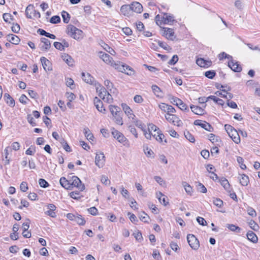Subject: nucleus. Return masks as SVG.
I'll return each instance as SVG.
<instances>
[{"instance_id":"obj_53","label":"nucleus","mask_w":260,"mask_h":260,"mask_svg":"<svg viewBox=\"0 0 260 260\" xmlns=\"http://www.w3.org/2000/svg\"><path fill=\"white\" fill-rule=\"evenodd\" d=\"M39 31L40 32V34L42 35L45 36L46 37L50 38L52 39H55V36L53 34H50L48 32H47L46 31L43 29H39Z\"/></svg>"},{"instance_id":"obj_20","label":"nucleus","mask_w":260,"mask_h":260,"mask_svg":"<svg viewBox=\"0 0 260 260\" xmlns=\"http://www.w3.org/2000/svg\"><path fill=\"white\" fill-rule=\"evenodd\" d=\"M104 84L105 86L106 87V89L104 87H103L111 95V94L109 93V92H110L111 93H116L117 92L116 89L114 88L113 84L109 80H106L104 81Z\"/></svg>"},{"instance_id":"obj_8","label":"nucleus","mask_w":260,"mask_h":260,"mask_svg":"<svg viewBox=\"0 0 260 260\" xmlns=\"http://www.w3.org/2000/svg\"><path fill=\"white\" fill-rule=\"evenodd\" d=\"M111 133L114 138L117 140L120 143L125 146L129 145L128 140L121 133L113 128Z\"/></svg>"},{"instance_id":"obj_17","label":"nucleus","mask_w":260,"mask_h":260,"mask_svg":"<svg viewBox=\"0 0 260 260\" xmlns=\"http://www.w3.org/2000/svg\"><path fill=\"white\" fill-rule=\"evenodd\" d=\"M94 105L95 106L96 109L101 113L106 114V110L104 107L103 102L97 97L94 99Z\"/></svg>"},{"instance_id":"obj_13","label":"nucleus","mask_w":260,"mask_h":260,"mask_svg":"<svg viewBox=\"0 0 260 260\" xmlns=\"http://www.w3.org/2000/svg\"><path fill=\"white\" fill-rule=\"evenodd\" d=\"M71 181V189L73 187H77L80 191H83L85 189V186L82 183L80 179L75 176L72 177Z\"/></svg>"},{"instance_id":"obj_22","label":"nucleus","mask_w":260,"mask_h":260,"mask_svg":"<svg viewBox=\"0 0 260 260\" xmlns=\"http://www.w3.org/2000/svg\"><path fill=\"white\" fill-rule=\"evenodd\" d=\"M41 61L42 62L43 67L45 71H51L52 70L51 63L50 61L45 57L41 58Z\"/></svg>"},{"instance_id":"obj_49","label":"nucleus","mask_w":260,"mask_h":260,"mask_svg":"<svg viewBox=\"0 0 260 260\" xmlns=\"http://www.w3.org/2000/svg\"><path fill=\"white\" fill-rule=\"evenodd\" d=\"M134 101L137 104H142L144 101L143 98L139 94H137L134 97Z\"/></svg>"},{"instance_id":"obj_37","label":"nucleus","mask_w":260,"mask_h":260,"mask_svg":"<svg viewBox=\"0 0 260 260\" xmlns=\"http://www.w3.org/2000/svg\"><path fill=\"white\" fill-rule=\"evenodd\" d=\"M113 121L118 125H122L123 124V120L122 117L119 113L112 116Z\"/></svg>"},{"instance_id":"obj_25","label":"nucleus","mask_w":260,"mask_h":260,"mask_svg":"<svg viewBox=\"0 0 260 260\" xmlns=\"http://www.w3.org/2000/svg\"><path fill=\"white\" fill-rule=\"evenodd\" d=\"M228 66L234 72H240L242 70L241 67L238 62L232 60L229 61Z\"/></svg>"},{"instance_id":"obj_24","label":"nucleus","mask_w":260,"mask_h":260,"mask_svg":"<svg viewBox=\"0 0 260 260\" xmlns=\"http://www.w3.org/2000/svg\"><path fill=\"white\" fill-rule=\"evenodd\" d=\"M132 12L141 13L143 11V7L141 4L138 2H133L131 5Z\"/></svg>"},{"instance_id":"obj_51","label":"nucleus","mask_w":260,"mask_h":260,"mask_svg":"<svg viewBox=\"0 0 260 260\" xmlns=\"http://www.w3.org/2000/svg\"><path fill=\"white\" fill-rule=\"evenodd\" d=\"M154 179L155 181L160 185L162 186L166 185V182L161 177L159 176H155Z\"/></svg>"},{"instance_id":"obj_58","label":"nucleus","mask_w":260,"mask_h":260,"mask_svg":"<svg viewBox=\"0 0 260 260\" xmlns=\"http://www.w3.org/2000/svg\"><path fill=\"white\" fill-rule=\"evenodd\" d=\"M3 19L7 22L10 23L13 20L12 16L10 13H5L3 14Z\"/></svg>"},{"instance_id":"obj_40","label":"nucleus","mask_w":260,"mask_h":260,"mask_svg":"<svg viewBox=\"0 0 260 260\" xmlns=\"http://www.w3.org/2000/svg\"><path fill=\"white\" fill-rule=\"evenodd\" d=\"M220 182L221 185L224 187V188L226 190H227L228 192L231 191L230 185L229 183L228 180L226 179H225L224 178H222L220 180Z\"/></svg>"},{"instance_id":"obj_5","label":"nucleus","mask_w":260,"mask_h":260,"mask_svg":"<svg viewBox=\"0 0 260 260\" xmlns=\"http://www.w3.org/2000/svg\"><path fill=\"white\" fill-rule=\"evenodd\" d=\"M174 20V17L168 13L157 15L155 17L156 23L159 26L162 24H171Z\"/></svg>"},{"instance_id":"obj_2","label":"nucleus","mask_w":260,"mask_h":260,"mask_svg":"<svg viewBox=\"0 0 260 260\" xmlns=\"http://www.w3.org/2000/svg\"><path fill=\"white\" fill-rule=\"evenodd\" d=\"M140 128L143 131V134L147 139L150 140L151 137L153 136L158 142H162L165 136L156 125L153 124H149L147 128H146L142 123V128Z\"/></svg>"},{"instance_id":"obj_54","label":"nucleus","mask_w":260,"mask_h":260,"mask_svg":"<svg viewBox=\"0 0 260 260\" xmlns=\"http://www.w3.org/2000/svg\"><path fill=\"white\" fill-rule=\"evenodd\" d=\"M126 125L128 126V127L129 128V131L131 133L135 136L136 138H137L138 137V135L136 129L134 127L132 126L131 124H126Z\"/></svg>"},{"instance_id":"obj_30","label":"nucleus","mask_w":260,"mask_h":260,"mask_svg":"<svg viewBox=\"0 0 260 260\" xmlns=\"http://www.w3.org/2000/svg\"><path fill=\"white\" fill-rule=\"evenodd\" d=\"M190 109L193 113L197 115H204L205 112L203 108L198 106L191 105Z\"/></svg>"},{"instance_id":"obj_11","label":"nucleus","mask_w":260,"mask_h":260,"mask_svg":"<svg viewBox=\"0 0 260 260\" xmlns=\"http://www.w3.org/2000/svg\"><path fill=\"white\" fill-rule=\"evenodd\" d=\"M118 67L119 69H116L119 72L124 73L128 76H134L135 74V71L131 67L121 63L119 61L118 63Z\"/></svg>"},{"instance_id":"obj_46","label":"nucleus","mask_w":260,"mask_h":260,"mask_svg":"<svg viewBox=\"0 0 260 260\" xmlns=\"http://www.w3.org/2000/svg\"><path fill=\"white\" fill-rule=\"evenodd\" d=\"M4 155H5V158L3 159L5 162V165H8L10 162V159L8 157L9 155V147H7L4 151Z\"/></svg>"},{"instance_id":"obj_52","label":"nucleus","mask_w":260,"mask_h":260,"mask_svg":"<svg viewBox=\"0 0 260 260\" xmlns=\"http://www.w3.org/2000/svg\"><path fill=\"white\" fill-rule=\"evenodd\" d=\"M179 103H180L178 104L177 106L180 109H181L182 111H189V109L188 108L187 106L185 103H184L181 100H180Z\"/></svg>"},{"instance_id":"obj_18","label":"nucleus","mask_w":260,"mask_h":260,"mask_svg":"<svg viewBox=\"0 0 260 260\" xmlns=\"http://www.w3.org/2000/svg\"><path fill=\"white\" fill-rule=\"evenodd\" d=\"M39 46L42 51H47L50 48L51 46L50 41L48 39L45 38H41V43H40Z\"/></svg>"},{"instance_id":"obj_44","label":"nucleus","mask_w":260,"mask_h":260,"mask_svg":"<svg viewBox=\"0 0 260 260\" xmlns=\"http://www.w3.org/2000/svg\"><path fill=\"white\" fill-rule=\"evenodd\" d=\"M109 109L112 116L119 113V108L116 106L110 105L109 106Z\"/></svg>"},{"instance_id":"obj_56","label":"nucleus","mask_w":260,"mask_h":260,"mask_svg":"<svg viewBox=\"0 0 260 260\" xmlns=\"http://www.w3.org/2000/svg\"><path fill=\"white\" fill-rule=\"evenodd\" d=\"M237 161L238 162V164L240 165V167L242 169L244 170L246 168V165L243 164L244 160L242 157H241L240 156H238L237 157Z\"/></svg>"},{"instance_id":"obj_38","label":"nucleus","mask_w":260,"mask_h":260,"mask_svg":"<svg viewBox=\"0 0 260 260\" xmlns=\"http://www.w3.org/2000/svg\"><path fill=\"white\" fill-rule=\"evenodd\" d=\"M152 90L154 94L158 98H162L163 96V92L159 87L157 85H153L151 87Z\"/></svg>"},{"instance_id":"obj_21","label":"nucleus","mask_w":260,"mask_h":260,"mask_svg":"<svg viewBox=\"0 0 260 260\" xmlns=\"http://www.w3.org/2000/svg\"><path fill=\"white\" fill-rule=\"evenodd\" d=\"M194 124L196 125L200 126L201 127L204 128L205 129L208 131H212V128L211 126L206 121H202L201 120H196L194 121Z\"/></svg>"},{"instance_id":"obj_47","label":"nucleus","mask_w":260,"mask_h":260,"mask_svg":"<svg viewBox=\"0 0 260 260\" xmlns=\"http://www.w3.org/2000/svg\"><path fill=\"white\" fill-rule=\"evenodd\" d=\"M101 182L105 185H109L111 183L110 180L108 177L106 175H102L101 177Z\"/></svg>"},{"instance_id":"obj_1","label":"nucleus","mask_w":260,"mask_h":260,"mask_svg":"<svg viewBox=\"0 0 260 260\" xmlns=\"http://www.w3.org/2000/svg\"><path fill=\"white\" fill-rule=\"evenodd\" d=\"M82 80L86 83L92 85L95 88L96 92L99 96L105 102L109 104L112 103L113 99L109 93H108L103 86L88 73H82Z\"/></svg>"},{"instance_id":"obj_59","label":"nucleus","mask_w":260,"mask_h":260,"mask_svg":"<svg viewBox=\"0 0 260 260\" xmlns=\"http://www.w3.org/2000/svg\"><path fill=\"white\" fill-rule=\"evenodd\" d=\"M108 219L111 222H115L116 221V216L112 213H108L106 214Z\"/></svg>"},{"instance_id":"obj_33","label":"nucleus","mask_w":260,"mask_h":260,"mask_svg":"<svg viewBox=\"0 0 260 260\" xmlns=\"http://www.w3.org/2000/svg\"><path fill=\"white\" fill-rule=\"evenodd\" d=\"M143 152L145 155L147 157L149 158H154V153L152 150L148 147L147 145H144L143 146Z\"/></svg>"},{"instance_id":"obj_26","label":"nucleus","mask_w":260,"mask_h":260,"mask_svg":"<svg viewBox=\"0 0 260 260\" xmlns=\"http://www.w3.org/2000/svg\"><path fill=\"white\" fill-rule=\"evenodd\" d=\"M197 64L202 68H208L210 67L212 62L210 60H205L203 58H198L196 60Z\"/></svg>"},{"instance_id":"obj_61","label":"nucleus","mask_w":260,"mask_h":260,"mask_svg":"<svg viewBox=\"0 0 260 260\" xmlns=\"http://www.w3.org/2000/svg\"><path fill=\"white\" fill-rule=\"evenodd\" d=\"M133 235H134L135 239H136V240H137L138 241L141 242L142 240V239H143L142 235V234L140 232H139V231L136 232L133 234Z\"/></svg>"},{"instance_id":"obj_41","label":"nucleus","mask_w":260,"mask_h":260,"mask_svg":"<svg viewBox=\"0 0 260 260\" xmlns=\"http://www.w3.org/2000/svg\"><path fill=\"white\" fill-rule=\"evenodd\" d=\"M247 237L249 240L252 242L255 243L257 242L258 238L255 234L253 232L249 231L247 234Z\"/></svg>"},{"instance_id":"obj_27","label":"nucleus","mask_w":260,"mask_h":260,"mask_svg":"<svg viewBox=\"0 0 260 260\" xmlns=\"http://www.w3.org/2000/svg\"><path fill=\"white\" fill-rule=\"evenodd\" d=\"M29 227V222L27 221L26 222H24L22 224V229H23V236L26 238H29L31 237V233L29 231H28V229Z\"/></svg>"},{"instance_id":"obj_62","label":"nucleus","mask_w":260,"mask_h":260,"mask_svg":"<svg viewBox=\"0 0 260 260\" xmlns=\"http://www.w3.org/2000/svg\"><path fill=\"white\" fill-rule=\"evenodd\" d=\"M247 212L248 214L252 217H255L256 216V211L251 207H248L247 209Z\"/></svg>"},{"instance_id":"obj_3","label":"nucleus","mask_w":260,"mask_h":260,"mask_svg":"<svg viewBox=\"0 0 260 260\" xmlns=\"http://www.w3.org/2000/svg\"><path fill=\"white\" fill-rule=\"evenodd\" d=\"M121 107L126 117V124L134 123L138 128H142V122L137 118L133 110L125 103H122Z\"/></svg>"},{"instance_id":"obj_34","label":"nucleus","mask_w":260,"mask_h":260,"mask_svg":"<svg viewBox=\"0 0 260 260\" xmlns=\"http://www.w3.org/2000/svg\"><path fill=\"white\" fill-rule=\"evenodd\" d=\"M59 182L60 185L67 189H71V181L68 180L65 177H61L60 179Z\"/></svg>"},{"instance_id":"obj_39","label":"nucleus","mask_w":260,"mask_h":260,"mask_svg":"<svg viewBox=\"0 0 260 260\" xmlns=\"http://www.w3.org/2000/svg\"><path fill=\"white\" fill-rule=\"evenodd\" d=\"M182 184L186 193L189 196H191L193 192L192 187L186 182H183Z\"/></svg>"},{"instance_id":"obj_50","label":"nucleus","mask_w":260,"mask_h":260,"mask_svg":"<svg viewBox=\"0 0 260 260\" xmlns=\"http://www.w3.org/2000/svg\"><path fill=\"white\" fill-rule=\"evenodd\" d=\"M75 221L79 225H84L85 223V219L81 215H77Z\"/></svg>"},{"instance_id":"obj_15","label":"nucleus","mask_w":260,"mask_h":260,"mask_svg":"<svg viewBox=\"0 0 260 260\" xmlns=\"http://www.w3.org/2000/svg\"><path fill=\"white\" fill-rule=\"evenodd\" d=\"M159 108L164 112L167 113H174L176 112L175 109L171 105H169L164 103L158 105Z\"/></svg>"},{"instance_id":"obj_63","label":"nucleus","mask_w":260,"mask_h":260,"mask_svg":"<svg viewBox=\"0 0 260 260\" xmlns=\"http://www.w3.org/2000/svg\"><path fill=\"white\" fill-rule=\"evenodd\" d=\"M36 152V149L34 146L30 147L28 149L25 151V153L27 155H33Z\"/></svg>"},{"instance_id":"obj_4","label":"nucleus","mask_w":260,"mask_h":260,"mask_svg":"<svg viewBox=\"0 0 260 260\" xmlns=\"http://www.w3.org/2000/svg\"><path fill=\"white\" fill-rule=\"evenodd\" d=\"M66 32L68 36L76 40H82L84 36L83 32L81 29L71 24L67 26Z\"/></svg>"},{"instance_id":"obj_16","label":"nucleus","mask_w":260,"mask_h":260,"mask_svg":"<svg viewBox=\"0 0 260 260\" xmlns=\"http://www.w3.org/2000/svg\"><path fill=\"white\" fill-rule=\"evenodd\" d=\"M162 36L168 39L173 40L174 37V32L172 28L164 27L161 29Z\"/></svg>"},{"instance_id":"obj_14","label":"nucleus","mask_w":260,"mask_h":260,"mask_svg":"<svg viewBox=\"0 0 260 260\" xmlns=\"http://www.w3.org/2000/svg\"><path fill=\"white\" fill-rule=\"evenodd\" d=\"M120 12L124 16L129 17L133 16L132 8L130 5H124L120 8Z\"/></svg>"},{"instance_id":"obj_35","label":"nucleus","mask_w":260,"mask_h":260,"mask_svg":"<svg viewBox=\"0 0 260 260\" xmlns=\"http://www.w3.org/2000/svg\"><path fill=\"white\" fill-rule=\"evenodd\" d=\"M101 47L107 52L109 53L110 54L112 55H115L116 54V52L111 48L109 45L106 44L105 42L101 41L100 43Z\"/></svg>"},{"instance_id":"obj_23","label":"nucleus","mask_w":260,"mask_h":260,"mask_svg":"<svg viewBox=\"0 0 260 260\" xmlns=\"http://www.w3.org/2000/svg\"><path fill=\"white\" fill-rule=\"evenodd\" d=\"M215 94L217 98L220 97L225 98L228 100H230L232 98V94L228 92L226 90L223 89H220V90L215 92Z\"/></svg>"},{"instance_id":"obj_32","label":"nucleus","mask_w":260,"mask_h":260,"mask_svg":"<svg viewBox=\"0 0 260 260\" xmlns=\"http://www.w3.org/2000/svg\"><path fill=\"white\" fill-rule=\"evenodd\" d=\"M61 58L69 66H73L74 64V60L72 57L68 54L64 53L61 55Z\"/></svg>"},{"instance_id":"obj_12","label":"nucleus","mask_w":260,"mask_h":260,"mask_svg":"<svg viewBox=\"0 0 260 260\" xmlns=\"http://www.w3.org/2000/svg\"><path fill=\"white\" fill-rule=\"evenodd\" d=\"M187 240L190 247L193 250H198L200 247V243L198 239L192 234H188Z\"/></svg>"},{"instance_id":"obj_19","label":"nucleus","mask_w":260,"mask_h":260,"mask_svg":"<svg viewBox=\"0 0 260 260\" xmlns=\"http://www.w3.org/2000/svg\"><path fill=\"white\" fill-rule=\"evenodd\" d=\"M156 198L158 200L159 203L164 206H167L169 204L168 199L167 196L162 194L160 191L156 192L155 193Z\"/></svg>"},{"instance_id":"obj_57","label":"nucleus","mask_w":260,"mask_h":260,"mask_svg":"<svg viewBox=\"0 0 260 260\" xmlns=\"http://www.w3.org/2000/svg\"><path fill=\"white\" fill-rule=\"evenodd\" d=\"M184 136L185 138L190 142H194L195 139L194 138L193 136L188 132H184Z\"/></svg>"},{"instance_id":"obj_45","label":"nucleus","mask_w":260,"mask_h":260,"mask_svg":"<svg viewBox=\"0 0 260 260\" xmlns=\"http://www.w3.org/2000/svg\"><path fill=\"white\" fill-rule=\"evenodd\" d=\"M226 227L232 232L240 233L241 230L240 228L233 224H227Z\"/></svg>"},{"instance_id":"obj_31","label":"nucleus","mask_w":260,"mask_h":260,"mask_svg":"<svg viewBox=\"0 0 260 260\" xmlns=\"http://www.w3.org/2000/svg\"><path fill=\"white\" fill-rule=\"evenodd\" d=\"M7 40L10 43L17 45L19 43L20 39L16 35L13 34H9L7 36Z\"/></svg>"},{"instance_id":"obj_55","label":"nucleus","mask_w":260,"mask_h":260,"mask_svg":"<svg viewBox=\"0 0 260 260\" xmlns=\"http://www.w3.org/2000/svg\"><path fill=\"white\" fill-rule=\"evenodd\" d=\"M248 224L250 228L254 231H257L258 229V224L252 220H251L248 222Z\"/></svg>"},{"instance_id":"obj_7","label":"nucleus","mask_w":260,"mask_h":260,"mask_svg":"<svg viewBox=\"0 0 260 260\" xmlns=\"http://www.w3.org/2000/svg\"><path fill=\"white\" fill-rule=\"evenodd\" d=\"M99 57L104 62L109 65H110L115 69H119V68L118 67V63L119 61H114L113 58L108 54L101 52L99 53Z\"/></svg>"},{"instance_id":"obj_6","label":"nucleus","mask_w":260,"mask_h":260,"mask_svg":"<svg viewBox=\"0 0 260 260\" xmlns=\"http://www.w3.org/2000/svg\"><path fill=\"white\" fill-rule=\"evenodd\" d=\"M224 128L229 136L235 143L239 144L240 143V138L236 129L229 124H225Z\"/></svg>"},{"instance_id":"obj_9","label":"nucleus","mask_w":260,"mask_h":260,"mask_svg":"<svg viewBox=\"0 0 260 260\" xmlns=\"http://www.w3.org/2000/svg\"><path fill=\"white\" fill-rule=\"evenodd\" d=\"M106 157L103 152L96 151L95 153L94 163L99 168H103L105 165Z\"/></svg>"},{"instance_id":"obj_28","label":"nucleus","mask_w":260,"mask_h":260,"mask_svg":"<svg viewBox=\"0 0 260 260\" xmlns=\"http://www.w3.org/2000/svg\"><path fill=\"white\" fill-rule=\"evenodd\" d=\"M83 133L86 139L90 142L93 143L94 141V137L92 134L91 131L87 127L84 128L83 129Z\"/></svg>"},{"instance_id":"obj_48","label":"nucleus","mask_w":260,"mask_h":260,"mask_svg":"<svg viewBox=\"0 0 260 260\" xmlns=\"http://www.w3.org/2000/svg\"><path fill=\"white\" fill-rule=\"evenodd\" d=\"M60 143L61 144V146H62V147L63 148V149L67 151V152H71L72 151V149L71 148V147H70V146L68 145V144L67 143V142L63 139H62L61 141H60Z\"/></svg>"},{"instance_id":"obj_36","label":"nucleus","mask_w":260,"mask_h":260,"mask_svg":"<svg viewBox=\"0 0 260 260\" xmlns=\"http://www.w3.org/2000/svg\"><path fill=\"white\" fill-rule=\"evenodd\" d=\"M4 100L6 103L10 107H13L15 106V101L8 93L4 94Z\"/></svg>"},{"instance_id":"obj_42","label":"nucleus","mask_w":260,"mask_h":260,"mask_svg":"<svg viewBox=\"0 0 260 260\" xmlns=\"http://www.w3.org/2000/svg\"><path fill=\"white\" fill-rule=\"evenodd\" d=\"M34 11H35V10L34 9V6L32 5H28L26 9L25 10V13L26 17L28 18H32V14L34 13Z\"/></svg>"},{"instance_id":"obj_29","label":"nucleus","mask_w":260,"mask_h":260,"mask_svg":"<svg viewBox=\"0 0 260 260\" xmlns=\"http://www.w3.org/2000/svg\"><path fill=\"white\" fill-rule=\"evenodd\" d=\"M238 179L242 186H247L249 182L248 176L244 174H239Z\"/></svg>"},{"instance_id":"obj_64","label":"nucleus","mask_w":260,"mask_h":260,"mask_svg":"<svg viewBox=\"0 0 260 260\" xmlns=\"http://www.w3.org/2000/svg\"><path fill=\"white\" fill-rule=\"evenodd\" d=\"M246 85L250 87H255L256 88L257 87L258 83L257 82H255L253 80H249L246 82Z\"/></svg>"},{"instance_id":"obj_60","label":"nucleus","mask_w":260,"mask_h":260,"mask_svg":"<svg viewBox=\"0 0 260 260\" xmlns=\"http://www.w3.org/2000/svg\"><path fill=\"white\" fill-rule=\"evenodd\" d=\"M28 189L27 183L26 182H22L20 185V189L23 191L25 192Z\"/></svg>"},{"instance_id":"obj_10","label":"nucleus","mask_w":260,"mask_h":260,"mask_svg":"<svg viewBox=\"0 0 260 260\" xmlns=\"http://www.w3.org/2000/svg\"><path fill=\"white\" fill-rule=\"evenodd\" d=\"M165 117L168 122L177 126H181L183 124L182 121L176 115L167 113L165 115Z\"/></svg>"},{"instance_id":"obj_43","label":"nucleus","mask_w":260,"mask_h":260,"mask_svg":"<svg viewBox=\"0 0 260 260\" xmlns=\"http://www.w3.org/2000/svg\"><path fill=\"white\" fill-rule=\"evenodd\" d=\"M65 82L66 85L71 89H74L76 87L74 80L71 78H66Z\"/></svg>"}]
</instances>
